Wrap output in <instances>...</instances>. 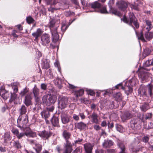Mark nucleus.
Masks as SVG:
<instances>
[{"instance_id":"c85d7f7f","label":"nucleus","mask_w":153,"mask_h":153,"mask_svg":"<svg viewBox=\"0 0 153 153\" xmlns=\"http://www.w3.org/2000/svg\"><path fill=\"white\" fill-rule=\"evenodd\" d=\"M42 118L46 119L50 116L49 112L48 111H44L41 113Z\"/></svg>"},{"instance_id":"ddd939ff","label":"nucleus","mask_w":153,"mask_h":153,"mask_svg":"<svg viewBox=\"0 0 153 153\" xmlns=\"http://www.w3.org/2000/svg\"><path fill=\"white\" fill-rule=\"evenodd\" d=\"M52 39L53 42H57L59 39V36L58 34L56 28L53 31H52Z\"/></svg>"},{"instance_id":"69168bd1","label":"nucleus","mask_w":153,"mask_h":153,"mask_svg":"<svg viewBox=\"0 0 153 153\" xmlns=\"http://www.w3.org/2000/svg\"><path fill=\"white\" fill-rule=\"evenodd\" d=\"M0 151L1 152H4L6 151V148L5 147L0 146Z\"/></svg>"},{"instance_id":"c03bdc74","label":"nucleus","mask_w":153,"mask_h":153,"mask_svg":"<svg viewBox=\"0 0 153 153\" xmlns=\"http://www.w3.org/2000/svg\"><path fill=\"white\" fill-rule=\"evenodd\" d=\"M27 22L28 24H31L33 22L34 20L33 18L30 16L27 17L26 19Z\"/></svg>"},{"instance_id":"4468645a","label":"nucleus","mask_w":153,"mask_h":153,"mask_svg":"<svg viewBox=\"0 0 153 153\" xmlns=\"http://www.w3.org/2000/svg\"><path fill=\"white\" fill-rule=\"evenodd\" d=\"M42 146L40 144H36L35 146L33 148L34 151H30L31 153H40L42 150Z\"/></svg>"},{"instance_id":"423d86ee","label":"nucleus","mask_w":153,"mask_h":153,"mask_svg":"<svg viewBox=\"0 0 153 153\" xmlns=\"http://www.w3.org/2000/svg\"><path fill=\"white\" fill-rule=\"evenodd\" d=\"M64 147L65 150L63 153H71L72 151V145L71 143L67 141V143H64Z\"/></svg>"},{"instance_id":"39448f33","label":"nucleus","mask_w":153,"mask_h":153,"mask_svg":"<svg viewBox=\"0 0 153 153\" xmlns=\"http://www.w3.org/2000/svg\"><path fill=\"white\" fill-rule=\"evenodd\" d=\"M50 37L49 35L47 34H43L41 37V43L43 46H46L50 42Z\"/></svg>"},{"instance_id":"20e7f679","label":"nucleus","mask_w":153,"mask_h":153,"mask_svg":"<svg viewBox=\"0 0 153 153\" xmlns=\"http://www.w3.org/2000/svg\"><path fill=\"white\" fill-rule=\"evenodd\" d=\"M128 3L124 1H118L116 3L117 7L120 10L125 11L127 8Z\"/></svg>"},{"instance_id":"7c9ffc66","label":"nucleus","mask_w":153,"mask_h":153,"mask_svg":"<svg viewBox=\"0 0 153 153\" xmlns=\"http://www.w3.org/2000/svg\"><path fill=\"white\" fill-rule=\"evenodd\" d=\"M48 94L44 95L42 97V102L43 103L48 105Z\"/></svg>"},{"instance_id":"5fc2aeb1","label":"nucleus","mask_w":153,"mask_h":153,"mask_svg":"<svg viewBox=\"0 0 153 153\" xmlns=\"http://www.w3.org/2000/svg\"><path fill=\"white\" fill-rule=\"evenodd\" d=\"M12 132L14 134H15L16 137H17V135L19 134V132L18 130L17 129H14L12 130Z\"/></svg>"},{"instance_id":"c9c22d12","label":"nucleus","mask_w":153,"mask_h":153,"mask_svg":"<svg viewBox=\"0 0 153 153\" xmlns=\"http://www.w3.org/2000/svg\"><path fill=\"white\" fill-rule=\"evenodd\" d=\"M136 34L138 37V39L139 40H140L143 42L146 41L143 37V34L142 33H140L138 34H137V33H136Z\"/></svg>"},{"instance_id":"49530a36","label":"nucleus","mask_w":153,"mask_h":153,"mask_svg":"<svg viewBox=\"0 0 153 153\" xmlns=\"http://www.w3.org/2000/svg\"><path fill=\"white\" fill-rule=\"evenodd\" d=\"M99 11L102 13H108L106 9V7H103Z\"/></svg>"},{"instance_id":"f257e3e1","label":"nucleus","mask_w":153,"mask_h":153,"mask_svg":"<svg viewBox=\"0 0 153 153\" xmlns=\"http://www.w3.org/2000/svg\"><path fill=\"white\" fill-rule=\"evenodd\" d=\"M28 117L27 115L20 116L17 120L18 127L22 129L26 125L28 122Z\"/></svg>"},{"instance_id":"4d7b16f0","label":"nucleus","mask_w":153,"mask_h":153,"mask_svg":"<svg viewBox=\"0 0 153 153\" xmlns=\"http://www.w3.org/2000/svg\"><path fill=\"white\" fill-rule=\"evenodd\" d=\"M41 88L44 90H45L46 89L47 85L44 83H42L41 85Z\"/></svg>"},{"instance_id":"338daca9","label":"nucleus","mask_w":153,"mask_h":153,"mask_svg":"<svg viewBox=\"0 0 153 153\" xmlns=\"http://www.w3.org/2000/svg\"><path fill=\"white\" fill-rule=\"evenodd\" d=\"M17 32V31L16 30H13L12 34L13 36L15 37H17L18 36L16 34V33Z\"/></svg>"},{"instance_id":"0eeeda50","label":"nucleus","mask_w":153,"mask_h":153,"mask_svg":"<svg viewBox=\"0 0 153 153\" xmlns=\"http://www.w3.org/2000/svg\"><path fill=\"white\" fill-rule=\"evenodd\" d=\"M38 135L41 138L45 139H47L51 136V134L50 132L44 130L39 132Z\"/></svg>"},{"instance_id":"dca6fc26","label":"nucleus","mask_w":153,"mask_h":153,"mask_svg":"<svg viewBox=\"0 0 153 153\" xmlns=\"http://www.w3.org/2000/svg\"><path fill=\"white\" fill-rule=\"evenodd\" d=\"M61 118L62 122L64 124H66L70 121L68 115L65 113L62 114Z\"/></svg>"},{"instance_id":"4be33fe9","label":"nucleus","mask_w":153,"mask_h":153,"mask_svg":"<svg viewBox=\"0 0 153 153\" xmlns=\"http://www.w3.org/2000/svg\"><path fill=\"white\" fill-rule=\"evenodd\" d=\"M56 96L55 95H50L48 99V105L50 104H53L56 101Z\"/></svg>"},{"instance_id":"2eb2a0df","label":"nucleus","mask_w":153,"mask_h":153,"mask_svg":"<svg viewBox=\"0 0 153 153\" xmlns=\"http://www.w3.org/2000/svg\"><path fill=\"white\" fill-rule=\"evenodd\" d=\"M62 135L64 138L66 140V142L65 143H67V141H68L69 143H71L68 140V139L70 138L71 136V134L67 130H64L62 133Z\"/></svg>"},{"instance_id":"37998d69","label":"nucleus","mask_w":153,"mask_h":153,"mask_svg":"<svg viewBox=\"0 0 153 153\" xmlns=\"http://www.w3.org/2000/svg\"><path fill=\"white\" fill-rule=\"evenodd\" d=\"M146 74L143 71H140L138 75L139 76H140L141 78L143 79H145V77L146 76Z\"/></svg>"},{"instance_id":"cd10ccee","label":"nucleus","mask_w":153,"mask_h":153,"mask_svg":"<svg viewBox=\"0 0 153 153\" xmlns=\"http://www.w3.org/2000/svg\"><path fill=\"white\" fill-rule=\"evenodd\" d=\"M132 117L131 114L128 112H126L122 116V118L125 120L130 119Z\"/></svg>"},{"instance_id":"f3484780","label":"nucleus","mask_w":153,"mask_h":153,"mask_svg":"<svg viewBox=\"0 0 153 153\" xmlns=\"http://www.w3.org/2000/svg\"><path fill=\"white\" fill-rule=\"evenodd\" d=\"M113 144V142L111 140H105L102 143V146L104 148H109Z\"/></svg>"},{"instance_id":"a19ab883","label":"nucleus","mask_w":153,"mask_h":153,"mask_svg":"<svg viewBox=\"0 0 153 153\" xmlns=\"http://www.w3.org/2000/svg\"><path fill=\"white\" fill-rule=\"evenodd\" d=\"M42 65L44 68L47 69L50 67L49 62L47 60L44 61V63Z\"/></svg>"},{"instance_id":"bf43d9fd","label":"nucleus","mask_w":153,"mask_h":153,"mask_svg":"<svg viewBox=\"0 0 153 153\" xmlns=\"http://www.w3.org/2000/svg\"><path fill=\"white\" fill-rule=\"evenodd\" d=\"M125 88L126 91H128L129 93L132 92V88L130 87L126 86L125 87Z\"/></svg>"},{"instance_id":"79ce46f5","label":"nucleus","mask_w":153,"mask_h":153,"mask_svg":"<svg viewBox=\"0 0 153 153\" xmlns=\"http://www.w3.org/2000/svg\"><path fill=\"white\" fill-rule=\"evenodd\" d=\"M116 128L117 130L120 132H122L123 131V127L120 125H116Z\"/></svg>"},{"instance_id":"393cba45","label":"nucleus","mask_w":153,"mask_h":153,"mask_svg":"<svg viewBox=\"0 0 153 153\" xmlns=\"http://www.w3.org/2000/svg\"><path fill=\"white\" fill-rule=\"evenodd\" d=\"M146 39L148 40H150L153 38V32L147 31L145 34Z\"/></svg>"},{"instance_id":"2f4dec72","label":"nucleus","mask_w":153,"mask_h":153,"mask_svg":"<svg viewBox=\"0 0 153 153\" xmlns=\"http://www.w3.org/2000/svg\"><path fill=\"white\" fill-rule=\"evenodd\" d=\"M118 145L119 147L121 149V151L120 153H127L126 152H125V147L124 144L121 143H119L118 144Z\"/></svg>"},{"instance_id":"6ab92c4d","label":"nucleus","mask_w":153,"mask_h":153,"mask_svg":"<svg viewBox=\"0 0 153 153\" xmlns=\"http://www.w3.org/2000/svg\"><path fill=\"white\" fill-rule=\"evenodd\" d=\"M145 22L146 24V28L147 31H149L153 27V26L151 22L148 20L145 19Z\"/></svg>"},{"instance_id":"de8ad7c7","label":"nucleus","mask_w":153,"mask_h":153,"mask_svg":"<svg viewBox=\"0 0 153 153\" xmlns=\"http://www.w3.org/2000/svg\"><path fill=\"white\" fill-rule=\"evenodd\" d=\"M152 114L151 113H147L146 114L145 119L147 120L152 118Z\"/></svg>"},{"instance_id":"c756f323","label":"nucleus","mask_w":153,"mask_h":153,"mask_svg":"<svg viewBox=\"0 0 153 153\" xmlns=\"http://www.w3.org/2000/svg\"><path fill=\"white\" fill-rule=\"evenodd\" d=\"M19 111L22 115L24 114H25L27 111V109L25 105H22L21 108L19 109Z\"/></svg>"},{"instance_id":"9b49d317","label":"nucleus","mask_w":153,"mask_h":153,"mask_svg":"<svg viewBox=\"0 0 153 153\" xmlns=\"http://www.w3.org/2000/svg\"><path fill=\"white\" fill-rule=\"evenodd\" d=\"M84 146L85 151L87 153H91L93 146L91 144L89 143H88L84 144Z\"/></svg>"},{"instance_id":"3c124183","label":"nucleus","mask_w":153,"mask_h":153,"mask_svg":"<svg viewBox=\"0 0 153 153\" xmlns=\"http://www.w3.org/2000/svg\"><path fill=\"white\" fill-rule=\"evenodd\" d=\"M150 62V60L147 61L144 64V65L145 66H149L151 65H152V64Z\"/></svg>"},{"instance_id":"0e129e2a","label":"nucleus","mask_w":153,"mask_h":153,"mask_svg":"<svg viewBox=\"0 0 153 153\" xmlns=\"http://www.w3.org/2000/svg\"><path fill=\"white\" fill-rule=\"evenodd\" d=\"M94 128L95 130L98 131L100 129L101 127L98 125H95L94 126Z\"/></svg>"},{"instance_id":"58836bf2","label":"nucleus","mask_w":153,"mask_h":153,"mask_svg":"<svg viewBox=\"0 0 153 153\" xmlns=\"http://www.w3.org/2000/svg\"><path fill=\"white\" fill-rule=\"evenodd\" d=\"M146 90L143 88L140 87L138 90V94L141 95H143L145 94Z\"/></svg>"},{"instance_id":"09e8293b","label":"nucleus","mask_w":153,"mask_h":153,"mask_svg":"<svg viewBox=\"0 0 153 153\" xmlns=\"http://www.w3.org/2000/svg\"><path fill=\"white\" fill-rule=\"evenodd\" d=\"M49 4H56L58 2V0H46Z\"/></svg>"},{"instance_id":"a211bd4d","label":"nucleus","mask_w":153,"mask_h":153,"mask_svg":"<svg viewBox=\"0 0 153 153\" xmlns=\"http://www.w3.org/2000/svg\"><path fill=\"white\" fill-rule=\"evenodd\" d=\"M138 121V120L137 118H134L131 120L130 122V126L133 129H137L136 127Z\"/></svg>"},{"instance_id":"8fccbe9b","label":"nucleus","mask_w":153,"mask_h":153,"mask_svg":"<svg viewBox=\"0 0 153 153\" xmlns=\"http://www.w3.org/2000/svg\"><path fill=\"white\" fill-rule=\"evenodd\" d=\"M73 118L74 120L76 121H78L79 120V115H77L75 114L73 115Z\"/></svg>"},{"instance_id":"864d4df0","label":"nucleus","mask_w":153,"mask_h":153,"mask_svg":"<svg viewBox=\"0 0 153 153\" xmlns=\"http://www.w3.org/2000/svg\"><path fill=\"white\" fill-rule=\"evenodd\" d=\"M133 23L134 25L136 28H138L139 27V25L138 22H137V19L135 20L132 21V23Z\"/></svg>"},{"instance_id":"9d476101","label":"nucleus","mask_w":153,"mask_h":153,"mask_svg":"<svg viewBox=\"0 0 153 153\" xmlns=\"http://www.w3.org/2000/svg\"><path fill=\"white\" fill-rule=\"evenodd\" d=\"M43 33L42 30L40 28L37 29L36 31L32 33V35L35 38L34 40H38V38Z\"/></svg>"},{"instance_id":"f8f14e48","label":"nucleus","mask_w":153,"mask_h":153,"mask_svg":"<svg viewBox=\"0 0 153 153\" xmlns=\"http://www.w3.org/2000/svg\"><path fill=\"white\" fill-rule=\"evenodd\" d=\"M76 128L80 130L85 129L87 128V124L82 122H80L76 124Z\"/></svg>"},{"instance_id":"72a5a7b5","label":"nucleus","mask_w":153,"mask_h":153,"mask_svg":"<svg viewBox=\"0 0 153 153\" xmlns=\"http://www.w3.org/2000/svg\"><path fill=\"white\" fill-rule=\"evenodd\" d=\"M129 17L130 20V22L129 23V25H132V21L136 20V19L134 14L132 13H130L129 15Z\"/></svg>"},{"instance_id":"ea45409f","label":"nucleus","mask_w":153,"mask_h":153,"mask_svg":"<svg viewBox=\"0 0 153 153\" xmlns=\"http://www.w3.org/2000/svg\"><path fill=\"white\" fill-rule=\"evenodd\" d=\"M10 94V98L9 101L11 102L14 100L16 98L17 95L15 93H13V94L11 93Z\"/></svg>"},{"instance_id":"a18cd8bd","label":"nucleus","mask_w":153,"mask_h":153,"mask_svg":"<svg viewBox=\"0 0 153 153\" xmlns=\"http://www.w3.org/2000/svg\"><path fill=\"white\" fill-rule=\"evenodd\" d=\"M28 91V90L27 88H25L21 91L20 94L22 96H24Z\"/></svg>"},{"instance_id":"1a4fd4ad","label":"nucleus","mask_w":153,"mask_h":153,"mask_svg":"<svg viewBox=\"0 0 153 153\" xmlns=\"http://www.w3.org/2000/svg\"><path fill=\"white\" fill-rule=\"evenodd\" d=\"M91 119V122L93 123L96 124L99 123L98 116L97 114L93 112L90 116Z\"/></svg>"},{"instance_id":"680f3d73","label":"nucleus","mask_w":153,"mask_h":153,"mask_svg":"<svg viewBox=\"0 0 153 153\" xmlns=\"http://www.w3.org/2000/svg\"><path fill=\"white\" fill-rule=\"evenodd\" d=\"M79 116H80L82 120L84 119L85 118V116L83 113H79Z\"/></svg>"},{"instance_id":"4c0bfd02","label":"nucleus","mask_w":153,"mask_h":153,"mask_svg":"<svg viewBox=\"0 0 153 153\" xmlns=\"http://www.w3.org/2000/svg\"><path fill=\"white\" fill-rule=\"evenodd\" d=\"M13 146L17 149H20L22 147L21 143L19 141H15L13 143Z\"/></svg>"},{"instance_id":"5701e85b","label":"nucleus","mask_w":153,"mask_h":153,"mask_svg":"<svg viewBox=\"0 0 153 153\" xmlns=\"http://www.w3.org/2000/svg\"><path fill=\"white\" fill-rule=\"evenodd\" d=\"M51 122L53 126H59V119L58 117L53 116L52 118Z\"/></svg>"},{"instance_id":"bb28decb","label":"nucleus","mask_w":153,"mask_h":153,"mask_svg":"<svg viewBox=\"0 0 153 153\" xmlns=\"http://www.w3.org/2000/svg\"><path fill=\"white\" fill-rule=\"evenodd\" d=\"M141 111L145 112L149 109V106L148 103H145L140 106Z\"/></svg>"},{"instance_id":"7ed1b4c3","label":"nucleus","mask_w":153,"mask_h":153,"mask_svg":"<svg viewBox=\"0 0 153 153\" xmlns=\"http://www.w3.org/2000/svg\"><path fill=\"white\" fill-rule=\"evenodd\" d=\"M68 104V98L67 97H63L59 99V107L61 109L66 107Z\"/></svg>"},{"instance_id":"a878e982","label":"nucleus","mask_w":153,"mask_h":153,"mask_svg":"<svg viewBox=\"0 0 153 153\" xmlns=\"http://www.w3.org/2000/svg\"><path fill=\"white\" fill-rule=\"evenodd\" d=\"M33 93L34 97L36 98H38L39 94V90L37 88L36 85H35L33 89Z\"/></svg>"},{"instance_id":"aec40b11","label":"nucleus","mask_w":153,"mask_h":153,"mask_svg":"<svg viewBox=\"0 0 153 153\" xmlns=\"http://www.w3.org/2000/svg\"><path fill=\"white\" fill-rule=\"evenodd\" d=\"M31 99L32 98L30 95H27L26 96L25 100L24 103L27 106H29L31 104Z\"/></svg>"},{"instance_id":"13d9d810","label":"nucleus","mask_w":153,"mask_h":153,"mask_svg":"<svg viewBox=\"0 0 153 153\" xmlns=\"http://www.w3.org/2000/svg\"><path fill=\"white\" fill-rule=\"evenodd\" d=\"M143 140L144 142L147 143L149 140V138L147 136H145L143 138Z\"/></svg>"},{"instance_id":"f704fd0d","label":"nucleus","mask_w":153,"mask_h":153,"mask_svg":"<svg viewBox=\"0 0 153 153\" xmlns=\"http://www.w3.org/2000/svg\"><path fill=\"white\" fill-rule=\"evenodd\" d=\"M57 22L59 23V20H57L56 22V19H52L50 22V27L51 28L53 27L55 25V23Z\"/></svg>"},{"instance_id":"473e14b6","label":"nucleus","mask_w":153,"mask_h":153,"mask_svg":"<svg viewBox=\"0 0 153 153\" xmlns=\"http://www.w3.org/2000/svg\"><path fill=\"white\" fill-rule=\"evenodd\" d=\"M91 7L93 8H98L101 7V4L97 1H95L91 4Z\"/></svg>"},{"instance_id":"603ef678","label":"nucleus","mask_w":153,"mask_h":153,"mask_svg":"<svg viewBox=\"0 0 153 153\" xmlns=\"http://www.w3.org/2000/svg\"><path fill=\"white\" fill-rule=\"evenodd\" d=\"M115 88L117 89H124V88L122 85V83H120L119 84H118L117 85L115 86Z\"/></svg>"},{"instance_id":"e433bc0d","label":"nucleus","mask_w":153,"mask_h":153,"mask_svg":"<svg viewBox=\"0 0 153 153\" xmlns=\"http://www.w3.org/2000/svg\"><path fill=\"white\" fill-rule=\"evenodd\" d=\"M110 12L113 14L117 16H121V14L117 10L114 9H111L110 10Z\"/></svg>"},{"instance_id":"b1692460","label":"nucleus","mask_w":153,"mask_h":153,"mask_svg":"<svg viewBox=\"0 0 153 153\" xmlns=\"http://www.w3.org/2000/svg\"><path fill=\"white\" fill-rule=\"evenodd\" d=\"M114 97L115 100L118 102H120L122 100L123 97L122 94L120 92L115 94L114 95Z\"/></svg>"},{"instance_id":"6e6552de","label":"nucleus","mask_w":153,"mask_h":153,"mask_svg":"<svg viewBox=\"0 0 153 153\" xmlns=\"http://www.w3.org/2000/svg\"><path fill=\"white\" fill-rule=\"evenodd\" d=\"M10 93L6 91L4 88L0 89V95L4 100H6L10 97Z\"/></svg>"},{"instance_id":"f03ea898","label":"nucleus","mask_w":153,"mask_h":153,"mask_svg":"<svg viewBox=\"0 0 153 153\" xmlns=\"http://www.w3.org/2000/svg\"><path fill=\"white\" fill-rule=\"evenodd\" d=\"M25 135L27 137H34L36 136V134L35 132H33L30 128H26L25 132L21 133L17 135V137L20 139L24 136Z\"/></svg>"},{"instance_id":"412c9836","label":"nucleus","mask_w":153,"mask_h":153,"mask_svg":"<svg viewBox=\"0 0 153 153\" xmlns=\"http://www.w3.org/2000/svg\"><path fill=\"white\" fill-rule=\"evenodd\" d=\"M11 138L10 133L8 132H6L3 136L4 143H8L11 140Z\"/></svg>"},{"instance_id":"774afa93","label":"nucleus","mask_w":153,"mask_h":153,"mask_svg":"<svg viewBox=\"0 0 153 153\" xmlns=\"http://www.w3.org/2000/svg\"><path fill=\"white\" fill-rule=\"evenodd\" d=\"M103 150L102 149H98L96 150V153H103Z\"/></svg>"},{"instance_id":"6e6d98bb","label":"nucleus","mask_w":153,"mask_h":153,"mask_svg":"<svg viewBox=\"0 0 153 153\" xmlns=\"http://www.w3.org/2000/svg\"><path fill=\"white\" fill-rule=\"evenodd\" d=\"M67 28V27L65 24L62 25L61 27L62 30L63 31H65Z\"/></svg>"},{"instance_id":"052dcab7","label":"nucleus","mask_w":153,"mask_h":153,"mask_svg":"<svg viewBox=\"0 0 153 153\" xmlns=\"http://www.w3.org/2000/svg\"><path fill=\"white\" fill-rule=\"evenodd\" d=\"M114 0H110L108 4L110 7H111L114 4Z\"/></svg>"},{"instance_id":"e2e57ef3","label":"nucleus","mask_w":153,"mask_h":153,"mask_svg":"<svg viewBox=\"0 0 153 153\" xmlns=\"http://www.w3.org/2000/svg\"><path fill=\"white\" fill-rule=\"evenodd\" d=\"M55 84H57L58 85H59L61 84V81L60 79L58 78V79H56L55 80Z\"/></svg>"}]
</instances>
